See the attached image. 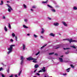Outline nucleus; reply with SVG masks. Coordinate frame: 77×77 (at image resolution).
Returning <instances> with one entry per match:
<instances>
[{"mask_svg": "<svg viewBox=\"0 0 77 77\" xmlns=\"http://www.w3.org/2000/svg\"><path fill=\"white\" fill-rule=\"evenodd\" d=\"M15 45H10V48H8L7 49L8 50H9L8 52H7V54H10L12 52V49H13V47H15Z\"/></svg>", "mask_w": 77, "mask_h": 77, "instance_id": "f257e3e1", "label": "nucleus"}, {"mask_svg": "<svg viewBox=\"0 0 77 77\" xmlns=\"http://www.w3.org/2000/svg\"><path fill=\"white\" fill-rule=\"evenodd\" d=\"M8 7V11L9 12H11L12 11H13V9L12 8V7L9 5L7 4Z\"/></svg>", "mask_w": 77, "mask_h": 77, "instance_id": "f03ea898", "label": "nucleus"}, {"mask_svg": "<svg viewBox=\"0 0 77 77\" xmlns=\"http://www.w3.org/2000/svg\"><path fill=\"white\" fill-rule=\"evenodd\" d=\"M72 38H71V39H63V41H64V40H67L68 41H69V42H77V41L75 40H72Z\"/></svg>", "mask_w": 77, "mask_h": 77, "instance_id": "7ed1b4c3", "label": "nucleus"}, {"mask_svg": "<svg viewBox=\"0 0 77 77\" xmlns=\"http://www.w3.org/2000/svg\"><path fill=\"white\" fill-rule=\"evenodd\" d=\"M26 59L28 60L29 61L32 60H37L36 59L33 58L32 57H29L27 58Z\"/></svg>", "mask_w": 77, "mask_h": 77, "instance_id": "20e7f679", "label": "nucleus"}, {"mask_svg": "<svg viewBox=\"0 0 77 77\" xmlns=\"http://www.w3.org/2000/svg\"><path fill=\"white\" fill-rule=\"evenodd\" d=\"M20 60H21L20 64L21 65H23V60H24V58H23V56H21Z\"/></svg>", "mask_w": 77, "mask_h": 77, "instance_id": "39448f33", "label": "nucleus"}, {"mask_svg": "<svg viewBox=\"0 0 77 77\" xmlns=\"http://www.w3.org/2000/svg\"><path fill=\"white\" fill-rule=\"evenodd\" d=\"M59 24V23L57 22H55L53 24V25L54 26H58Z\"/></svg>", "mask_w": 77, "mask_h": 77, "instance_id": "423d86ee", "label": "nucleus"}, {"mask_svg": "<svg viewBox=\"0 0 77 77\" xmlns=\"http://www.w3.org/2000/svg\"><path fill=\"white\" fill-rule=\"evenodd\" d=\"M23 50H25V48H26V45L24 44H23Z\"/></svg>", "mask_w": 77, "mask_h": 77, "instance_id": "0eeeda50", "label": "nucleus"}, {"mask_svg": "<svg viewBox=\"0 0 77 77\" xmlns=\"http://www.w3.org/2000/svg\"><path fill=\"white\" fill-rule=\"evenodd\" d=\"M42 71H43V72H45V67H43V68L42 69Z\"/></svg>", "mask_w": 77, "mask_h": 77, "instance_id": "6e6552de", "label": "nucleus"}, {"mask_svg": "<svg viewBox=\"0 0 77 77\" xmlns=\"http://www.w3.org/2000/svg\"><path fill=\"white\" fill-rule=\"evenodd\" d=\"M49 35H50V36H53V37H54V36H55V35L53 33H51L49 34Z\"/></svg>", "mask_w": 77, "mask_h": 77, "instance_id": "1a4fd4ad", "label": "nucleus"}, {"mask_svg": "<svg viewBox=\"0 0 77 77\" xmlns=\"http://www.w3.org/2000/svg\"><path fill=\"white\" fill-rule=\"evenodd\" d=\"M47 6L49 8H51V9H53V7H52V6H51L48 4L47 5Z\"/></svg>", "mask_w": 77, "mask_h": 77, "instance_id": "9d476101", "label": "nucleus"}, {"mask_svg": "<svg viewBox=\"0 0 77 77\" xmlns=\"http://www.w3.org/2000/svg\"><path fill=\"white\" fill-rule=\"evenodd\" d=\"M47 6L49 8H51V9H53V7H52V6H51L48 4L47 5Z\"/></svg>", "mask_w": 77, "mask_h": 77, "instance_id": "9b49d317", "label": "nucleus"}, {"mask_svg": "<svg viewBox=\"0 0 77 77\" xmlns=\"http://www.w3.org/2000/svg\"><path fill=\"white\" fill-rule=\"evenodd\" d=\"M47 6L49 8H51V9H53V7H52V6H51L48 4L47 5Z\"/></svg>", "mask_w": 77, "mask_h": 77, "instance_id": "f8f14e48", "label": "nucleus"}, {"mask_svg": "<svg viewBox=\"0 0 77 77\" xmlns=\"http://www.w3.org/2000/svg\"><path fill=\"white\" fill-rule=\"evenodd\" d=\"M42 32H41V33L42 34H43L44 33V29L43 28H42Z\"/></svg>", "mask_w": 77, "mask_h": 77, "instance_id": "ddd939ff", "label": "nucleus"}, {"mask_svg": "<svg viewBox=\"0 0 77 77\" xmlns=\"http://www.w3.org/2000/svg\"><path fill=\"white\" fill-rule=\"evenodd\" d=\"M62 23L65 26H67V25L66 24V23L64 22H62Z\"/></svg>", "mask_w": 77, "mask_h": 77, "instance_id": "4468645a", "label": "nucleus"}, {"mask_svg": "<svg viewBox=\"0 0 77 77\" xmlns=\"http://www.w3.org/2000/svg\"><path fill=\"white\" fill-rule=\"evenodd\" d=\"M51 11L53 12H56V10L52 8V9H51Z\"/></svg>", "mask_w": 77, "mask_h": 77, "instance_id": "2eb2a0df", "label": "nucleus"}, {"mask_svg": "<svg viewBox=\"0 0 77 77\" xmlns=\"http://www.w3.org/2000/svg\"><path fill=\"white\" fill-rule=\"evenodd\" d=\"M23 27H24V28H25V29H28V28H29L28 27L24 25H23Z\"/></svg>", "mask_w": 77, "mask_h": 77, "instance_id": "dca6fc26", "label": "nucleus"}, {"mask_svg": "<svg viewBox=\"0 0 77 77\" xmlns=\"http://www.w3.org/2000/svg\"><path fill=\"white\" fill-rule=\"evenodd\" d=\"M59 59L60 62H63V60L61 58H59Z\"/></svg>", "mask_w": 77, "mask_h": 77, "instance_id": "f3484780", "label": "nucleus"}, {"mask_svg": "<svg viewBox=\"0 0 77 77\" xmlns=\"http://www.w3.org/2000/svg\"><path fill=\"white\" fill-rule=\"evenodd\" d=\"M48 2V0H47V1H45V2L43 1L42 2V3L43 4H45V3H47Z\"/></svg>", "mask_w": 77, "mask_h": 77, "instance_id": "a211bd4d", "label": "nucleus"}, {"mask_svg": "<svg viewBox=\"0 0 77 77\" xmlns=\"http://www.w3.org/2000/svg\"><path fill=\"white\" fill-rule=\"evenodd\" d=\"M71 69V68H68V69H66V71H67V72H69V70Z\"/></svg>", "mask_w": 77, "mask_h": 77, "instance_id": "6ab92c4d", "label": "nucleus"}, {"mask_svg": "<svg viewBox=\"0 0 77 77\" xmlns=\"http://www.w3.org/2000/svg\"><path fill=\"white\" fill-rule=\"evenodd\" d=\"M39 66H38V65L36 64L35 65L34 67L35 68H37Z\"/></svg>", "mask_w": 77, "mask_h": 77, "instance_id": "aec40b11", "label": "nucleus"}, {"mask_svg": "<svg viewBox=\"0 0 77 77\" xmlns=\"http://www.w3.org/2000/svg\"><path fill=\"white\" fill-rule=\"evenodd\" d=\"M1 3H0V5H3V1H1Z\"/></svg>", "mask_w": 77, "mask_h": 77, "instance_id": "412c9836", "label": "nucleus"}, {"mask_svg": "<svg viewBox=\"0 0 77 77\" xmlns=\"http://www.w3.org/2000/svg\"><path fill=\"white\" fill-rule=\"evenodd\" d=\"M63 49L64 50H69L70 49V48H63Z\"/></svg>", "mask_w": 77, "mask_h": 77, "instance_id": "4be33fe9", "label": "nucleus"}, {"mask_svg": "<svg viewBox=\"0 0 77 77\" xmlns=\"http://www.w3.org/2000/svg\"><path fill=\"white\" fill-rule=\"evenodd\" d=\"M23 6L24 8L25 9H26V8H27V6H26V5L25 4H23Z\"/></svg>", "mask_w": 77, "mask_h": 77, "instance_id": "5701e85b", "label": "nucleus"}, {"mask_svg": "<svg viewBox=\"0 0 77 77\" xmlns=\"http://www.w3.org/2000/svg\"><path fill=\"white\" fill-rule=\"evenodd\" d=\"M5 32H7V31H8V29H7V28H6V26H5Z\"/></svg>", "mask_w": 77, "mask_h": 77, "instance_id": "b1692460", "label": "nucleus"}, {"mask_svg": "<svg viewBox=\"0 0 77 77\" xmlns=\"http://www.w3.org/2000/svg\"><path fill=\"white\" fill-rule=\"evenodd\" d=\"M22 71V70H21V71H20L19 73V74H18L19 76H20V75H21V73Z\"/></svg>", "mask_w": 77, "mask_h": 77, "instance_id": "393cba45", "label": "nucleus"}, {"mask_svg": "<svg viewBox=\"0 0 77 77\" xmlns=\"http://www.w3.org/2000/svg\"><path fill=\"white\" fill-rule=\"evenodd\" d=\"M47 45V44L45 45H44L42 47H41V49H42V48H44V47H45V46H46Z\"/></svg>", "mask_w": 77, "mask_h": 77, "instance_id": "a878e982", "label": "nucleus"}, {"mask_svg": "<svg viewBox=\"0 0 77 77\" xmlns=\"http://www.w3.org/2000/svg\"><path fill=\"white\" fill-rule=\"evenodd\" d=\"M33 35L34 38H38V36L37 35L35 34H34Z\"/></svg>", "mask_w": 77, "mask_h": 77, "instance_id": "bb28decb", "label": "nucleus"}, {"mask_svg": "<svg viewBox=\"0 0 77 77\" xmlns=\"http://www.w3.org/2000/svg\"><path fill=\"white\" fill-rule=\"evenodd\" d=\"M73 9L74 10H77V7H74L73 8Z\"/></svg>", "mask_w": 77, "mask_h": 77, "instance_id": "cd10ccee", "label": "nucleus"}, {"mask_svg": "<svg viewBox=\"0 0 77 77\" xmlns=\"http://www.w3.org/2000/svg\"><path fill=\"white\" fill-rule=\"evenodd\" d=\"M54 53V52L49 53V55H52V54H53Z\"/></svg>", "mask_w": 77, "mask_h": 77, "instance_id": "c85d7f7f", "label": "nucleus"}, {"mask_svg": "<svg viewBox=\"0 0 77 77\" xmlns=\"http://www.w3.org/2000/svg\"><path fill=\"white\" fill-rule=\"evenodd\" d=\"M36 8V6L35 5H34L32 7V8H33L34 9H35Z\"/></svg>", "mask_w": 77, "mask_h": 77, "instance_id": "c756f323", "label": "nucleus"}, {"mask_svg": "<svg viewBox=\"0 0 77 77\" xmlns=\"http://www.w3.org/2000/svg\"><path fill=\"white\" fill-rule=\"evenodd\" d=\"M8 25V27L10 29H11V25H10V23H9Z\"/></svg>", "mask_w": 77, "mask_h": 77, "instance_id": "7c9ffc66", "label": "nucleus"}, {"mask_svg": "<svg viewBox=\"0 0 77 77\" xmlns=\"http://www.w3.org/2000/svg\"><path fill=\"white\" fill-rule=\"evenodd\" d=\"M12 35L13 37H15V34H14V33H13Z\"/></svg>", "mask_w": 77, "mask_h": 77, "instance_id": "2f4dec72", "label": "nucleus"}, {"mask_svg": "<svg viewBox=\"0 0 77 77\" xmlns=\"http://www.w3.org/2000/svg\"><path fill=\"white\" fill-rule=\"evenodd\" d=\"M40 53V52L38 51L37 53L36 54H35V56H37V55H38V54H39V53Z\"/></svg>", "mask_w": 77, "mask_h": 77, "instance_id": "473e14b6", "label": "nucleus"}, {"mask_svg": "<svg viewBox=\"0 0 77 77\" xmlns=\"http://www.w3.org/2000/svg\"><path fill=\"white\" fill-rule=\"evenodd\" d=\"M70 47H72V48H76V47H75L74 46H70Z\"/></svg>", "mask_w": 77, "mask_h": 77, "instance_id": "72a5a7b5", "label": "nucleus"}, {"mask_svg": "<svg viewBox=\"0 0 77 77\" xmlns=\"http://www.w3.org/2000/svg\"><path fill=\"white\" fill-rule=\"evenodd\" d=\"M70 66L72 67V68H74V66H73V65L71 64L70 65Z\"/></svg>", "mask_w": 77, "mask_h": 77, "instance_id": "f704fd0d", "label": "nucleus"}, {"mask_svg": "<svg viewBox=\"0 0 77 77\" xmlns=\"http://www.w3.org/2000/svg\"><path fill=\"white\" fill-rule=\"evenodd\" d=\"M28 20H27V19H24V21H25V22H27Z\"/></svg>", "mask_w": 77, "mask_h": 77, "instance_id": "c9c22d12", "label": "nucleus"}, {"mask_svg": "<svg viewBox=\"0 0 77 77\" xmlns=\"http://www.w3.org/2000/svg\"><path fill=\"white\" fill-rule=\"evenodd\" d=\"M69 51H68L67 52H65V54H69Z\"/></svg>", "mask_w": 77, "mask_h": 77, "instance_id": "e433bc0d", "label": "nucleus"}, {"mask_svg": "<svg viewBox=\"0 0 77 77\" xmlns=\"http://www.w3.org/2000/svg\"><path fill=\"white\" fill-rule=\"evenodd\" d=\"M1 65H2L4 66H6V65H4V64H3V63H1Z\"/></svg>", "mask_w": 77, "mask_h": 77, "instance_id": "4c0bfd02", "label": "nucleus"}, {"mask_svg": "<svg viewBox=\"0 0 77 77\" xmlns=\"http://www.w3.org/2000/svg\"><path fill=\"white\" fill-rule=\"evenodd\" d=\"M7 72H8V73H9V69H7Z\"/></svg>", "mask_w": 77, "mask_h": 77, "instance_id": "58836bf2", "label": "nucleus"}, {"mask_svg": "<svg viewBox=\"0 0 77 77\" xmlns=\"http://www.w3.org/2000/svg\"><path fill=\"white\" fill-rule=\"evenodd\" d=\"M15 38L16 41H17V36H15Z\"/></svg>", "mask_w": 77, "mask_h": 77, "instance_id": "ea45409f", "label": "nucleus"}, {"mask_svg": "<svg viewBox=\"0 0 77 77\" xmlns=\"http://www.w3.org/2000/svg\"><path fill=\"white\" fill-rule=\"evenodd\" d=\"M2 18L4 20H5L6 19V17H5V16H3L2 17Z\"/></svg>", "mask_w": 77, "mask_h": 77, "instance_id": "a19ab883", "label": "nucleus"}, {"mask_svg": "<svg viewBox=\"0 0 77 77\" xmlns=\"http://www.w3.org/2000/svg\"><path fill=\"white\" fill-rule=\"evenodd\" d=\"M10 41H11V42H13L14 41V40L12 39H10Z\"/></svg>", "mask_w": 77, "mask_h": 77, "instance_id": "79ce46f5", "label": "nucleus"}, {"mask_svg": "<svg viewBox=\"0 0 77 77\" xmlns=\"http://www.w3.org/2000/svg\"><path fill=\"white\" fill-rule=\"evenodd\" d=\"M33 62H34V63H36L37 62L36 60H34L32 61Z\"/></svg>", "mask_w": 77, "mask_h": 77, "instance_id": "37998d69", "label": "nucleus"}, {"mask_svg": "<svg viewBox=\"0 0 77 77\" xmlns=\"http://www.w3.org/2000/svg\"><path fill=\"white\" fill-rule=\"evenodd\" d=\"M2 77H5V75H4V74H2Z\"/></svg>", "mask_w": 77, "mask_h": 77, "instance_id": "c03bdc74", "label": "nucleus"}, {"mask_svg": "<svg viewBox=\"0 0 77 77\" xmlns=\"http://www.w3.org/2000/svg\"><path fill=\"white\" fill-rule=\"evenodd\" d=\"M40 38H42V39H43L44 38V37L42 36H41Z\"/></svg>", "mask_w": 77, "mask_h": 77, "instance_id": "a18cd8bd", "label": "nucleus"}, {"mask_svg": "<svg viewBox=\"0 0 77 77\" xmlns=\"http://www.w3.org/2000/svg\"><path fill=\"white\" fill-rule=\"evenodd\" d=\"M48 19H49V20H51V19L49 17H48Z\"/></svg>", "mask_w": 77, "mask_h": 77, "instance_id": "49530a36", "label": "nucleus"}, {"mask_svg": "<svg viewBox=\"0 0 77 77\" xmlns=\"http://www.w3.org/2000/svg\"><path fill=\"white\" fill-rule=\"evenodd\" d=\"M36 75H40V74L38 73H37L35 74Z\"/></svg>", "mask_w": 77, "mask_h": 77, "instance_id": "de8ad7c7", "label": "nucleus"}, {"mask_svg": "<svg viewBox=\"0 0 77 77\" xmlns=\"http://www.w3.org/2000/svg\"><path fill=\"white\" fill-rule=\"evenodd\" d=\"M3 68H2V67H1V68H0V71H1V70H2Z\"/></svg>", "mask_w": 77, "mask_h": 77, "instance_id": "09e8293b", "label": "nucleus"}, {"mask_svg": "<svg viewBox=\"0 0 77 77\" xmlns=\"http://www.w3.org/2000/svg\"><path fill=\"white\" fill-rule=\"evenodd\" d=\"M36 71H37V69H35L34 70V72H36Z\"/></svg>", "mask_w": 77, "mask_h": 77, "instance_id": "8fccbe9b", "label": "nucleus"}, {"mask_svg": "<svg viewBox=\"0 0 77 77\" xmlns=\"http://www.w3.org/2000/svg\"><path fill=\"white\" fill-rule=\"evenodd\" d=\"M63 75H66V73H65V74L63 73Z\"/></svg>", "mask_w": 77, "mask_h": 77, "instance_id": "3c124183", "label": "nucleus"}, {"mask_svg": "<svg viewBox=\"0 0 77 77\" xmlns=\"http://www.w3.org/2000/svg\"><path fill=\"white\" fill-rule=\"evenodd\" d=\"M9 77H13V75L12 74L11 76H10Z\"/></svg>", "mask_w": 77, "mask_h": 77, "instance_id": "603ef678", "label": "nucleus"}, {"mask_svg": "<svg viewBox=\"0 0 77 77\" xmlns=\"http://www.w3.org/2000/svg\"><path fill=\"white\" fill-rule=\"evenodd\" d=\"M42 72L43 71H42V70H40V71H38V72Z\"/></svg>", "mask_w": 77, "mask_h": 77, "instance_id": "864d4df0", "label": "nucleus"}, {"mask_svg": "<svg viewBox=\"0 0 77 77\" xmlns=\"http://www.w3.org/2000/svg\"><path fill=\"white\" fill-rule=\"evenodd\" d=\"M55 55L56 56H57L58 55L57 54H55Z\"/></svg>", "mask_w": 77, "mask_h": 77, "instance_id": "5fc2aeb1", "label": "nucleus"}, {"mask_svg": "<svg viewBox=\"0 0 77 77\" xmlns=\"http://www.w3.org/2000/svg\"><path fill=\"white\" fill-rule=\"evenodd\" d=\"M31 11H33V9H31Z\"/></svg>", "mask_w": 77, "mask_h": 77, "instance_id": "6e6d98bb", "label": "nucleus"}, {"mask_svg": "<svg viewBox=\"0 0 77 77\" xmlns=\"http://www.w3.org/2000/svg\"><path fill=\"white\" fill-rule=\"evenodd\" d=\"M27 36H29L30 35V34H27Z\"/></svg>", "mask_w": 77, "mask_h": 77, "instance_id": "4d7b16f0", "label": "nucleus"}, {"mask_svg": "<svg viewBox=\"0 0 77 77\" xmlns=\"http://www.w3.org/2000/svg\"><path fill=\"white\" fill-rule=\"evenodd\" d=\"M15 77H18V76H17V75H15Z\"/></svg>", "mask_w": 77, "mask_h": 77, "instance_id": "13d9d810", "label": "nucleus"}, {"mask_svg": "<svg viewBox=\"0 0 77 77\" xmlns=\"http://www.w3.org/2000/svg\"><path fill=\"white\" fill-rule=\"evenodd\" d=\"M59 48V47L57 48H56V49H57V48Z\"/></svg>", "mask_w": 77, "mask_h": 77, "instance_id": "bf43d9fd", "label": "nucleus"}, {"mask_svg": "<svg viewBox=\"0 0 77 77\" xmlns=\"http://www.w3.org/2000/svg\"><path fill=\"white\" fill-rule=\"evenodd\" d=\"M61 57H63V56H61Z\"/></svg>", "mask_w": 77, "mask_h": 77, "instance_id": "052dcab7", "label": "nucleus"}, {"mask_svg": "<svg viewBox=\"0 0 77 77\" xmlns=\"http://www.w3.org/2000/svg\"><path fill=\"white\" fill-rule=\"evenodd\" d=\"M7 3H9V1H7Z\"/></svg>", "mask_w": 77, "mask_h": 77, "instance_id": "680f3d73", "label": "nucleus"}, {"mask_svg": "<svg viewBox=\"0 0 77 77\" xmlns=\"http://www.w3.org/2000/svg\"><path fill=\"white\" fill-rule=\"evenodd\" d=\"M34 77H37L36 76H34Z\"/></svg>", "mask_w": 77, "mask_h": 77, "instance_id": "e2e57ef3", "label": "nucleus"}, {"mask_svg": "<svg viewBox=\"0 0 77 77\" xmlns=\"http://www.w3.org/2000/svg\"><path fill=\"white\" fill-rule=\"evenodd\" d=\"M45 77H47L46 76H45Z\"/></svg>", "mask_w": 77, "mask_h": 77, "instance_id": "0e129e2a", "label": "nucleus"}, {"mask_svg": "<svg viewBox=\"0 0 77 77\" xmlns=\"http://www.w3.org/2000/svg\"><path fill=\"white\" fill-rule=\"evenodd\" d=\"M70 44H71V42H70Z\"/></svg>", "mask_w": 77, "mask_h": 77, "instance_id": "69168bd1", "label": "nucleus"}, {"mask_svg": "<svg viewBox=\"0 0 77 77\" xmlns=\"http://www.w3.org/2000/svg\"><path fill=\"white\" fill-rule=\"evenodd\" d=\"M52 77V76H51V77Z\"/></svg>", "mask_w": 77, "mask_h": 77, "instance_id": "338daca9", "label": "nucleus"}]
</instances>
